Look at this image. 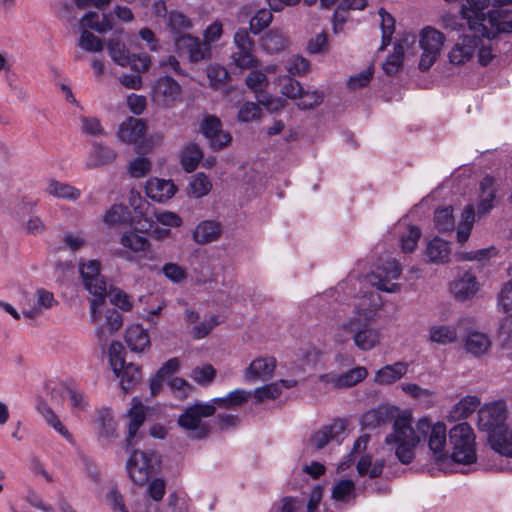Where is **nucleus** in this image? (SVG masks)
<instances>
[{
	"mask_svg": "<svg viewBox=\"0 0 512 512\" xmlns=\"http://www.w3.org/2000/svg\"><path fill=\"white\" fill-rule=\"evenodd\" d=\"M125 342L131 351L142 353L150 349V336L146 329L141 325L133 324L129 326L125 333Z\"/></svg>",
	"mask_w": 512,
	"mask_h": 512,
	"instance_id": "23",
	"label": "nucleus"
},
{
	"mask_svg": "<svg viewBox=\"0 0 512 512\" xmlns=\"http://www.w3.org/2000/svg\"><path fill=\"white\" fill-rule=\"evenodd\" d=\"M449 441L454 462L472 464L476 461L475 434L468 423L462 422L452 427L449 431Z\"/></svg>",
	"mask_w": 512,
	"mask_h": 512,
	"instance_id": "4",
	"label": "nucleus"
},
{
	"mask_svg": "<svg viewBox=\"0 0 512 512\" xmlns=\"http://www.w3.org/2000/svg\"><path fill=\"white\" fill-rule=\"evenodd\" d=\"M216 375V370L214 367L210 364H206L203 366L195 367L190 377L197 382L198 384L202 386H207L214 380V377Z\"/></svg>",
	"mask_w": 512,
	"mask_h": 512,
	"instance_id": "54",
	"label": "nucleus"
},
{
	"mask_svg": "<svg viewBox=\"0 0 512 512\" xmlns=\"http://www.w3.org/2000/svg\"><path fill=\"white\" fill-rule=\"evenodd\" d=\"M492 342L490 337L479 331L469 332L465 339V349L474 357H482L490 351Z\"/></svg>",
	"mask_w": 512,
	"mask_h": 512,
	"instance_id": "29",
	"label": "nucleus"
},
{
	"mask_svg": "<svg viewBox=\"0 0 512 512\" xmlns=\"http://www.w3.org/2000/svg\"><path fill=\"white\" fill-rule=\"evenodd\" d=\"M444 41V34L433 27L427 26L421 30L419 35V46L422 49L419 61L421 71H427L433 66L440 55Z\"/></svg>",
	"mask_w": 512,
	"mask_h": 512,
	"instance_id": "9",
	"label": "nucleus"
},
{
	"mask_svg": "<svg viewBox=\"0 0 512 512\" xmlns=\"http://www.w3.org/2000/svg\"><path fill=\"white\" fill-rule=\"evenodd\" d=\"M212 188L209 178L204 173H197L191 177L187 193L190 197L201 198L207 195Z\"/></svg>",
	"mask_w": 512,
	"mask_h": 512,
	"instance_id": "41",
	"label": "nucleus"
},
{
	"mask_svg": "<svg viewBox=\"0 0 512 512\" xmlns=\"http://www.w3.org/2000/svg\"><path fill=\"white\" fill-rule=\"evenodd\" d=\"M372 321L360 317H351L341 325L344 333L351 336L355 346L362 351H369L379 345L381 333L371 326Z\"/></svg>",
	"mask_w": 512,
	"mask_h": 512,
	"instance_id": "7",
	"label": "nucleus"
},
{
	"mask_svg": "<svg viewBox=\"0 0 512 512\" xmlns=\"http://www.w3.org/2000/svg\"><path fill=\"white\" fill-rule=\"evenodd\" d=\"M506 405L502 401L485 404L478 411V428L488 435L505 427Z\"/></svg>",
	"mask_w": 512,
	"mask_h": 512,
	"instance_id": "11",
	"label": "nucleus"
},
{
	"mask_svg": "<svg viewBox=\"0 0 512 512\" xmlns=\"http://www.w3.org/2000/svg\"><path fill=\"white\" fill-rule=\"evenodd\" d=\"M109 54L113 61L120 66H126L130 63V53L123 43L111 39L107 44Z\"/></svg>",
	"mask_w": 512,
	"mask_h": 512,
	"instance_id": "47",
	"label": "nucleus"
},
{
	"mask_svg": "<svg viewBox=\"0 0 512 512\" xmlns=\"http://www.w3.org/2000/svg\"><path fill=\"white\" fill-rule=\"evenodd\" d=\"M480 284L475 275L465 272L461 277L454 280L450 285L453 296L459 301H465L477 294Z\"/></svg>",
	"mask_w": 512,
	"mask_h": 512,
	"instance_id": "18",
	"label": "nucleus"
},
{
	"mask_svg": "<svg viewBox=\"0 0 512 512\" xmlns=\"http://www.w3.org/2000/svg\"><path fill=\"white\" fill-rule=\"evenodd\" d=\"M121 245L134 252H146L150 248V243L147 238L137 234L134 231H126L121 235Z\"/></svg>",
	"mask_w": 512,
	"mask_h": 512,
	"instance_id": "38",
	"label": "nucleus"
},
{
	"mask_svg": "<svg viewBox=\"0 0 512 512\" xmlns=\"http://www.w3.org/2000/svg\"><path fill=\"white\" fill-rule=\"evenodd\" d=\"M201 131L208 139L213 150H221L230 144L232 136L222 129V123L216 116H207L201 123Z\"/></svg>",
	"mask_w": 512,
	"mask_h": 512,
	"instance_id": "14",
	"label": "nucleus"
},
{
	"mask_svg": "<svg viewBox=\"0 0 512 512\" xmlns=\"http://www.w3.org/2000/svg\"><path fill=\"white\" fill-rule=\"evenodd\" d=\"M480 201L478 204V214L486 215L491 211L496 202V189L494 187V178L486 176L480 182Z\"/></svg>",
	"mask_w": 512,
	"mask_h": 512,
	"instance_id": "31",
	"label": "nucleus"
},
{
	"mask_svg": "<svg viewBox=\"0 0 512 512\" xmlns=\"http://www.w3.org/2000/svg\"><path fill=\"white\" fill-rule=\"evenodd\" d=\"M146 132V123L143 119L128 117L120 125L117 136L123 143L135 144Z\"/></svg>",
	"mask_w": 512,
	"mask_h": 512,
	"instance_id": "19",
	"label": "nucleus"
},
{
	"mask_svg": "<svg viewBox=\"0 0 512 512\" xmlns=\"http://www.w3.org/2000/svg\"><path fill=\"white\" fill-rule=\"evenodd\" d=\"M96 433L98 439L108 444L116 437V423L112 412L109 409H102L98 412L96 419Z\"/></svg>",
	"mask_w": 512,
	"mask_h": 512,
	"instance_id": "27",
	"label": "nucleus"
},
{
	"mask_svg": "<svg viewBox=\"0 0 512 512\" xmlns=\"http://www.w3.org/2000/svg\"><path fill=\"white\" fill-rule=\"evenodd\" d=\"M378 14L381 18L382 44L380 50H384L390 43L392 35L395 31V19L386 12L384 8H380Z\"/></svg>",
	"mask_w": 512,
	"mask_h": 512,
	"instance_id": "44",
	"label": "nucleus"
},
{
	"mask_svg": "<svg viewBox=\"0 0 512 512\" xmlns=\"http://www.w3.org/2000/svg\"><path fill=\"white\" fill-rule=\"evenodd\" d=\"M160 459L155 451L135 450L127 461V471L131 480L137 485H144L159 467Z\"/></svg>",
	"mask_w": 512,
	"mask_h": 512,
	"instance_id": "8",
	"label": "nucleus"
},
{
	"mask_svg": "<svg viewBox=\"0 0 512 512\" xmlns=\"http://www.w3.org/2000/svg\"><path fill=\"white\" fill-rule=\"evenodd\" d=\"M421 237V230L416 226H410L407 233L400 238L401 249L404 253H411L417 247Z\"/></svg>",
	"mask_w": 512,
	"mask_h": 512,
	"instance_id": "56",
	"label": "nucleus"
},
{
	"mask_svg": "<svg viewBox=\"0 0 512 512\" xmlns=\"http://www.w3.org/2000/svg\"><path fill=\"white\" fill-rule=\"evenodd\" d=\"M152 168V162L146 157H137L129 162L127 170L131 177L142 178L145 177Z\"/></svg>",
	"mask_w": 512,
	"mask_h": 512,
	"instance_id": "49",
	"label": "nucleus"
},
{
	"mask_svg": "<svg viewBox=\"0 0 512 512\" xmlns=\"http://www.w3.org/2000/svg\"><path fill=\"white\" fill-rule=\"evenodd\" d=\"M408 370V364L396 362L392 365H386L376 372L374 381L378 384H392L401 379Z\"/></svg>",
	"mask_w": 512,
	"mask_h": 512,
	"instance_id": "33",
	"label": "nucleus"
},
{
	"mask_svg": "<svg viewBox=\"0 0 512 512\" xmlns=\"http://www.w3.org/2000/svg\"><path fill=\"white\" fill-rule=\"evenodd\" d=\"M428 437V446L437 461L447 458L446 426L442 422L431 424L427 417L419 419L415 428L412 426V414H405L399 418L394 431L385 437V444L394 450L396 457L402 464H410L415 458V449L422 439Z\"/></svg>",
	"mask_w": 512,
	"mask_h": 512,
	"instance_id": "1",
	"label": "nucleus"
},
{
	"mask_svg": "<svg viewBox=\"0 0 512 512\" xmlns=\"http://www.w3.org/2000/svg\"><path fill=\"white\" fill-rule=\"evenodd\" d=\"M429 338L437 344L447 345L457 340V331L452 326H433L430 328Z\"/></svg>",
	"mask_w": 512,
	"mask_h": 512,
	"instance_id": "42",
	"label": "nucleus"
},
{
	"mask_svg": "<svg viewBox=\"0 0 512 512\" xmlns=\"http://www.w3.org/2000/svg\"><path fill=\"white\" fill-rule=\"evenodd\" d=\"M489 0H466L461 9V14L467 20L469 28L480 32L483 37L491 39L501 30L500 22L497 20V11L485 10L488 8Z\"/></svg>",
	"mask_w": 512,
	"mask_h": 512,
	"instance_id": "2",
	"label": "nucleus"
},
{
	"mask_svg": "<svg viewBox=\"0 0 512 512\" xmlns=\"http://www.w3.org/2000/svg\"><path fill=\"white\" fill-rule=\"evenodd\" d=\"M117 152L99 142H93L85 167L89 170L112 164L117 159Z\"/></svg>",
	"mask_w": 512,
	"mask_h": 512,
	"instance_id": "20",
	"label": "nucleus"
},
{
	"mask_svg": "<svg viewBox=\"0 0 512 512\" xmlns=\"http://www.w3.org/2000/svg\"><path fill=\"white\" fill-rule=\"evenodd\" d=\"M276 368L274 357H260L253 360L245 371V379L249 382L266 381L273 376Z\"/></svg>",
	"mask_w": 512,
	"mask_h": 512,
	"instance_id": "17",
	"label": "nucleus"
},
{
	"mask_svg": "<svg viewBox=\"0 0 512 512\" xmlns=\"http://www.w3.org/2000/svg\"><path fill=\"white\" fill-rule=\"evenodd\" d=\"M168 385L172 390L173 394L175 395V397H177L180 400L188 398L194 390L193 385H191L187 380L181 377L172 378L168 382Z\"/></svg>",
	"mask_w": 512,
	"mask_h": 512,
	"instance_id": "55",
	"label": "nucleus"
},
{
	"mask_svg": "<svg viewBox=\"0 0 512 512\" xmlns=\"http://www.w3.org/2000/svg\"><path fill=\"white\" fill-rule=\"evenodd\" d=\"M348 421L345 419H336L330 425L325 426V430L332 441L341 443L347 436Z\"/></svg>",
	"mask_w": 512,
	"mask_h": 512,
	"instance_id": "61",
	"label": "nucleus"
},
{
	"mask_svg": "<svg viewBox=\"0 0 512 512\" xmlns=\"http://www.w3.org/2000/svg\"><path fill=\"white\" fill-rule=\"evenodd\" d=\"M366 376V368L358 366L340 375H322L321 379L326 382H331L337 388H349L364 380Z\"/></svg>",
	"mask_w": 512,
	"mask_h": 512,
	"instance_id": "24",
	"label": "nucleus"
},
{
	"mask_svg": "<svg viewBox=\"0 0 512 512\" xmlns=\"http://www.w3.org/2000/svg\"><path fill=\"white\" fill-rule=\"evenodd\" d=\"M355 485L353 481L345 479L338 482L332 490V498L337 501H347L353 494Z\"/></svg>",
	"mask_w": 512,
	"mask_h": 512,
	"instance_id": "64",
	"label": "nucleus"
},
{
	"mask_svg": "<svg viewBox=\"0 0 512 512\" xmlns=\"http://www.w3.org/2000/svg\"><path fill=\"white\" fill-rule=\"evenodd\" d=\"M402 267L396 259H389L378 267L377 271L369 276L370 282L378 290L387 293H397L401 290L399 283L392 282L400 277Z\"/></svg>",
	"mask_w": 512,
	"mask_h": 512,
	"instance_id": "10",
	"label": "nucleus"
},
{
	"mask_svg": "<svg viewBox=\"0 0 512 512\" xmlns=\"http://www.w3.org/2000/svg\"><path fill=\"white\" fill-rule=\"evenodd\" d=\"M176 45L179 50L188 55L190 62L197 63L211 57V46L189 34L179 37Z\"/></svg>",
	"mask_w": 512,
	"mask_h": 512,
	"instance_id": "15",
	"label": "nucleus"
},
{
	"mask_svg": "<svg viewBox=\"0 0 512 512\" xmlns=\"http://www.w3.org/2000/svg\"><path fill=\"white\" fill-rule=\"evenodd\" d=\"M145 189L147 196L156 202H166L171 199L177 191L176 185L171 180L159 178L149 179Z\"/></svg>",
	"mask_w": 512,
	"mask_h": 512,
	"instance_id": "21",
	"label": "nucleus"
},
{
	"mask_svg": "<svg viewBox=\"0 0 512 512\" xmlns=\"http://www.w3.org/2000/svg\"><path fill=\"white\" fill-rule=\"evenodd\" d=\"M127 207L122 204L112 205L103 215V222L108 226L124 223L128 220Z\"/></svg>",
	"mask_w": 512,
	"mask_h": 512,
	"instance_id": "45",
	"label": "nucleus"
},
{
	"mask_svg": "<svg viewBox=\"0 0 512 512\" xmlns=\"http://www.w3.org/2000/svg\"><path fill=\"white\" fill-rule=\"evenodd\" d=\"M480 405V400L476 396H465L460 399L450 410L449 421H459L468 418Z\"/></svg>",
	"mask_w": 512,
	"mask_h": 512,
	"instance_id": "32",
	"label": "nucleus"
},
{
	"mask_svg": "<svg viewBox=\"0 0 512 512\" xmlns=\"http://www.w3.org/2000/svg\"><path fill=\"white\" fill-rule=\"evenodd\" d=\"M380 304V296L377 293H365L355 304V317H360L365 321H373Z\"/></svg>",
	"mask_w": 512,
	"mask_h": 512,
	"instance_id": "30",
	"label": "nucleus"
},
{
	"mask_svg": "<svg viewBox=\"0 0 512 512\" xmlns=\"http://www.w3.org/2000/svg\"><path fill=\"white\" fill-rule=\"evenodd\" d=\"M207 77L212 87L219 88L229 80L230 75L225 67L214 64L207 68Z\"/></svg>",
	"mask_w": 512,
	"mask_h": 512,
	"instance_id": "57",
	"label": "nucleus"
},
{
	"mask_svg": "<svg viewBox=\"0 0 512 512\" xmlns=\"http://www.w3.org/2000/svg\"><path fill=\"white\" fill-rule=\"evenodd\" d=\"M285 68L290 75L302 76L309 72L310 63L302 56L292 55L286 61Z\"/></svg>",
	"mask_w": 512,
	"mask_h": 512,
	"instance_id": "51",
	"label": "nucleus"
},
{
	"mask_svg": "<svg viewBox=\"0 0 512 512\" xmlns=\"http://www.w3.org/2000/svg\"><path fill=\"white\" fill-rule=\"evenodd\" d=\"M127 419L128 434L126 437V445L127 447H131L135 445L140 438L138 430L146 419V410L144 405L140 402L134 404L127 413Z\"/></svg>",
	"mask_w": 512,
	"mask_h": 512,
	"instance_id": "22",
	"label": "nucleus"
},
{
	"mask_svg": "<svg viewBox=\"0 0 512 512\" xmlns=\"http://www.w3.org/2000/svg\"><path fill=\"white\" fill-rule=\"evenodd\" d=\"M38 412L45 419L46 423L51 426L56 432H58L64 439L69 443H74L72 434L68 431L65 425L61 422L55 412L43 401L37 405Z\"/></svg>",
	"mask_w": 512,
	"mask_h": 512,
	"instance_id": "34",
	"label": "nucleus"
},
{
	"mask_svg": "<svg viewBox=\"0 0 512 512\" xmlns=\"http://www.w3.org/2000/svg\"><path fill=\"white\" fill-rule=\"evenodd\" d=\"M323 102V93L314 91H304L302 89L301 94L298 97L297 106L300 109L307 110L319 106Z\"/></svg>",
	"mask_w": 512,
	"mask_h": 512,
	"instance_id": "53",
	"label": "nucleus"
},
{
	"mask_svg": "<svg viewBox=\"0 0 512 512\" xmlns=\"http://www.w3.org/2000/svg\"><path fill=\"white\" fill-rule=\"evenodd\" d=\"M90 18H98V14L92 11L86 13L80 21V24L83 28H91L99 33H104L113 28L110 18L106 14H103V19L101 22L96 21L95 23H89L88 20Z\"/></svg>",
	"mask_w": 512,
	"mask_h": 512,
	"instance_id": "50",
	"label": "nucleus"
},
{
	"mask_svg": "<svg viewBox=\"0 0 512 512\" xmlns=\"http://www.w3.org/2000/svg\"><path fill=\"white\" fill-rule=\"evenodd\" d=\"M250 397H251V392L243 390V389H236L234 391H231L225 397L213 398L211 400V402L214 406L217 405L221 408L230 409V408H236V407L242 405Z\"/></svg>",
	"mask_w": 512,
	"mask_h": 512,
	"instance_id": "37",
	"label": "nucleus"
},
{
	"mask_svg": "<svg viewBox=\"0 0 512 512\" xmlns=\"http://www.w3.org/2000/svg\"><path fill=\"white\" fill-rule=\"evenodd\" d=\"M490 447L499 455L512 457V431L507 426L488 435Z\"/></svg>",
	"mask_w": 512,
	"mask_h": 512,
	"instance_id": "26",
	"label": "nucleus"
},
{
	"mask_svg": "<svg viewBox=\"0 0 512 512\" xmlns=\"http://www.w3.org/2000/svg\"><path fill=\"white\" fill-rule=\"evenodd\" d=\"M81 132L88 136L99 137L106 136V131L101 122L96 117L83 116L80 118Z\"/></svg>",
	"mask_w": 512,
	"mask_h": 512,
	"instance_id": "52",
	"label": "nucleus"
},
{
	"mask_svg": "<svg viewBox=\"0 0 512 512\" xmlns=\"http://www.w3.org/2000/svg\"><path fill=\"white\" fill-rule=\"evenodd\" d=\"M383 468H384V461L377 460L372 464V458L370 455L362 456L357 463L358 473L361 476L368 474L370 476V478L379 477L383 472Z\"/></svg>",
	"mask_w": 512,
	"mask_h": 512,
	"instance_id": "43",
	"label": "nucleus"
},
{
	"mask_svg": "<svg viewBox=\"0 0 512 512\" xmlns=\"http://www.w3.org/2000/svg\"><path fill=\"white\" fill-rule=\"evenodd\" d=\"M273 19L271 11L260 9L250 20V30L254 34H259L262 30L269 26Z\"/></svg>",
	"mask_w": 512,
	"mask_h": 512,
	"instance_id": "58",
	"label": "nucleus"
},
{
	"mask_svg": "<svg viewBox=\"0 0 512 512\" xmlns=\"http://www.w3.org/2000/svg\"><path fill=\"white\" fill-rule=\"evenodd\" d=\"M425 252L430 262L442 264L449 260L451 248L448 242L435 237L427 244Z\"/></svg>",
	"mask_w": 512,
	"mask_h": 512,
	"instance_id": "35",
	"label": "nucleus"
},
{
	"mask_svg": "<svg viewBox=\"0 0 512 512\" xmlns=\"http://www.w3.org/2000/svg\"><path fill=\"white\" fill-rule=\"evenodd\" d=\"M405 414H412L410 411L400 412L399 408L389 404L379 405L378 407L366 411L361 418V424L365 428L374 429L396 421Z\"/></svg>",
	"mask_w": 512,
	"mask_h": 512,
	"instance_id": "12",
	"label": "nucleus"
},
{
	"mask_svg": "<svg viewBox=\"0 0 512 512\" xmlns=\"http://www.w3.org/2000/svg\"><path fill=\"white\" fill-rule=\"evenodd\" d=\"M45 191L52 197L66 201H77L82 195L81 190L77 187L56 179L48 180Z\"/></svg>",
	"mask_w": 512,
	"mask_h": 512,
	"instance_id": "28",
	"label": "nucleus"
},
{
	"mask_svg": "<svg viewBox=\"0 0 512 512\" xmlns=\"http://www.w3.org/2000/svg\"><path fill=\"white\" fill-rule=\"evenodd\" d=\"M222 229L219 222L214 220H204L200 222L193 231V240L201 245H206L218 240Z\"/></svg>",
	"mask_w": 512,
	"mask_h": 512,
	"instance_id": "25",
	"label": "nucleus"
},
{
	"mask_svg": "<svg viewBox=\"0 0 512 512\" xmlns=\"http://www.w3.org/2000/svg\"><path fill=\"white\" fill-rule=\"evenodd\" d=\"M280 384L275 382L262 387L256 388L254 396L257 402H263L265 400H274L281 395Z\"/></svg>",
	"mask_w": 512,
	"mask_h": 512,
	"instance_id": "62",
	"label": "nucleus"
},
{
	"mask_svg": "<svg viewBox=\"0 0 512 512\" xmlns=\"http://www.w3.org/2000/svg\"><path fill=\"white\" fill-rule=\"evenodd\" d=\"M434 223L440 232L452 231L455 226L452 207L437 209L434 215Z\"/></svg>",
	"mask_w": 512,
	"mask_h": 512,
	"instance_id": "46",
	"label": "nucleus"
},
{
	"mask_svg": "<svg viewBox=\"0 0 512 512\" xmlns=\"http://www.w3.org/2000/svg\"><path fill=\"white\" fill-rule=\"evenodd\" d=\"M80 274L83 279L85 288L94 298L90 302V314L94 323L101 320V306L106 295V282L100 275V262L90 260L80 265Z\"/></svg>",
	"mask_w": 512,
	"mask_h": 512,
	"instance_id": "3",
	"label": "nucleus"
},
{
	"mask_svg": "<svg viewBox=\"0 0 512 512\" xmlns=\"http://www.w3.org/2000/svg\"><path fill=\"white\" fill-rule=\"evenodd\" d=\"M254 47L238 48L231 54L233 64L242 69H254L259 66L257 57L253 54Z\"/></svg>",
	"mask_w": 512,
	"mask_h": 512,
	"instance_id": "39",
	"label": "nucleus"
},
{
	"mask_svg": "<svg viewBox=\"0 0 512 512\" xmlns=\"http://www.w3.org/2000/svg\"><path fill=\"white\" fill-rule=\"evenodd\" d=\"M216 412V406L210 403H196L185 408L178 417V425L190 432L195 439H203L211 432L210 425L203 419L211 417Z\"/></svg>",
	"mask_w": 512,
	"mask_h": 512,
	"instance_id": "6",
	"label": "nucleus"
},
{
	"mask_svg": "<svg viewBox=\"0 0 512 512\" xmlns=\"http://www.w3.org/2000/svg\"><path fill=\"white\" fill-rule=\"evenodd\" d=\"M281 85V93L291 99H297L302 92L301 84L291 78L290 76H284L279 79Z\"/></svg>",
	"mask_w": 512,
	"mask_h": 512,
	"instance_id": "63",
	"label": "nucleus"
},
{
	"mask_svg": "<svg viewBox=\"0 0 512 512\" xmlns=\"http://www.w3.org/2000/svg\"><path fill=\"white\" fill-rule=\"evenodd\" d=\"M78 45L88 52H100L103 49L101 39L89 32L86 28L81 33Z\"/></svg>",
	"mask_w": 512,
	"mask_h": 512,
	"instance_id": "60",
	"label": "nucleus"
},
{
	"mask_svg": "<svg viewBox=\"0 0 512 512\" xmlns=\"http://www.w3.org/2000/svg\"><path fill=\"white\" fill-rule=\"evenodd\" d=\"M202 158L203 152L200 147L191 143L182 150L181 165L186 172H192L197 168Z\"/></svg>",
	"mask_w": 512,
	"mask_h": 512,
	"instance_id": "40",
	"label": "nucleus"
},
{
	"mask_svg": "<svg viewBox=\"0 0 512 512\" xmlns=\"http://www.w3.org/2000/svg\"><path fill=\"white\" fill-rule=\"evenodd\" d=\"M245 83L247 87L255 92L257 96L263 93L269 85V81L265 72L254 69L246 77Z\"/></svg>",
	"mask_w": 512,
	"mask_h": 512,
	"instance_id": "48",
	"label": "nucleus"
},
{
	"mask_svg": "<svg viewBox=\"0 0 512 512\" xmlns=\"http://www.w3.org/2000/svg\"><path fill=\"white\" fill-rule=\"evenodd\" d=\"M260 45L266 53L274 54L283 51L288 41L281 31L270 30L262 36Z\"/></svg>",
	"mask_w": 512,
	"mask_h": 512,
	"instance_id": "36",
	"label": "nucleus"
},
{
	"mask_svg": "<svg viewBox=\"0 0 512 512\" xmlns=\"http://www.w3.org/2000/svg\"><path fill=\"white\" fill-rule=\"evenodd\" d=\"M123 353L124 347L120 342L114 341L110 344L108 349L110 366L117 378L120 379L122 390L128 393L141 383L142 375L140 367L133 363H127Z\"/></svg>",
	"mask_w": 512,
	"mask_h": 512,
	"instance_id": "5",
	"label": "nucleus"
},
{
	"mask_svg": "<svg viewBox=\"0 0 512 512\" xmlns=\"http://www.w3.org/2000/svg\"><path fill=\"white\" fill-rule=\"evenodd\" d=\"M181 92V86L176 80L169 76H163L154 83L152 97L154 101L169 103L175 101Z\"/></svg>",
	"mask_w": 512,
	"mask_h": 512,
	"instance_id": "16",
	"label": "nucleus"
},
{
	"mask_svg": "<svg viewBox=\"0 0 512 512\" xmlns=\"http://www.w3.org/2000/svg\"><path fill=\"white\" fill-rule=\"evenodd\" d=\"M237 118L243 123L260 120L261 108L257 103L245 102L239 108Z\"/></svg>",
	"mask_w": 512,
	"mask_h": 512,
	"instance_id": "59",
	"label": "nucleus"
},
{
	"mask_svg": "<svg viewBox=\"0 0 512 512\" xmlns=\"http://www.w3.org/2000/svg\"><path fill=\"white\" fill-rule=\"evenodd\" d=\"M481 45V37L477 35H461L448 52L449 63L463 66L470 62Z\"/></svg>",
	"mask_w": 512,
	"mask_h": 512,
	"instance_id": "13",
	"label": "nucleus"
}]
</instances>
